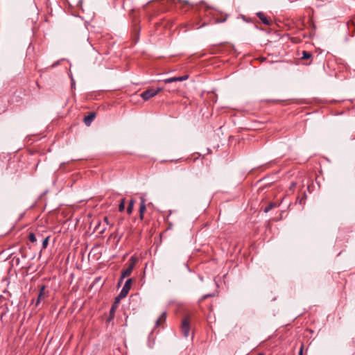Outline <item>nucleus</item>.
<instances>
[{
	"label": "nucleus",
	"instance_id": "f257e3e1",
	"mask_svg": "<svg viewBox=\"0 0 355 355\" xmlns=\"http://www.w3.org/2000/svg\"><path fill=\"white\" fill-rule=\"evenodd\" d=\"M136 261H137V259H135L133 257H132L128 260V267L125 270H122V272H121V278L119 279V284L123 281V279L125 277H128L131 275V273L134 269V267L135 266Z\"/></svg>",
	"mask_w": 355,
	"mask_h": 355
},
{
	"label": "nucleus",
	"instance_id": "f03ea898",
	"mask_svg": "<svg viewBox=\"0 0 355 355\" xmlns=\"http://www.w3.org/2000/svg\"><path fill=\"white\" fill-rule=\"evenodd\" d=\"M162 89L163 88L162 87H157V89L149 88L146 91L143 92L140 96L144 101H148L150 98L157 95Z\"/></svg>",
	"mask_w": 355,
	"mask_h": 355
},
{
	"label": "nucleus",
	"instance_id": "7ed1b4c3",
	"mask_svg": "<svg viewBox=\"0 0 355 355\" xmlns=\"http://www.w3.org/2000/svg\"><path fill=\"white\" fill-rule=\"evenodd\" d=\"M180 329L184 337L187 338L189 336L190 331V324L188 318H186L182 320V324L180 326Z\"/></svg>",
	"mask_w": 355,
	"mask_h": 355
},
{
	"label": "nucleus",
	"instance_id": "20e7f679",
	"mask_svg": "<svg viewBox=\"0 0 355 355\" xmlns=\"http://www.w3.org/2000/svg\"><path fill=\"white\" fill-rule=\"evenodd\" d=\"M132 282V279H128L125 281V282L120 292L121 295H123L125 297L127 296V295L128 294V292L131 288Z\"/></svg>",
	"mask_w": 355,
	"mask_h": 355
},
{
	"label": "nucleus",
	"instance_id": "39448f33",
	"mask_svg": "<svg viewBox=\"0 0 355 355\" xmlns=\"http://www.w3.org/2000/svg\"><path fill=\"white\" fill-rule=\"evenodd\" d=\"M188 78H189V76L188 75H184V76H182L173 77V78H166V79L164 80V82L166 84H168V83H171L173 82L186 80Z\"/></svg>",
	"mask_w": 355,
	"mask_h": 355
},
{
	"label": "nucleus",
	"instance_id": "423d86ee",
	"mask_svg": "<svg viewBox=\"0 0 355 355\" xmlns=\"http://www.w3.org/2000/svg\"><path fill=\"white\" fill-rule=\"evenodd\" d=\"M140 200H141V202H140V206H139V218L141 220H143L144 215V213L146 209V199L144 198V197H141Z\"/></svg>",
	"mask_w": 355,
	"mask_h": 355
},
{
	"label": "nucleus",
	"instance_id": "0eeeda50",
	"mask_svg": "<svg viewBox=\"0 0 355 355\" xmlns=\"http://www.w3.org/2000/svg\"><path fill=\"white\" fill-rule=\"evenodd\" d=\"M257 16L259 17V19L261 21V22L263 24L269 26L272 24V21L270 19H268L263 12H257Z\"/></svg>",
	"mask_w": 355,
	"mask_h": 355
},
{
	"label": "nucleus",
	"instance_id": "6e6552de",
	"mask_svg": "<svg viewBox=\"0 0 355 355\" xmlns=\"http://www.w3.org/2000/svg\"><path fill=\"white\" fill-rule=\"evenodd\" d=\"M44 291H45V286L42 285L40 288V292H39V294L37 296V301L35 302V306H38L39 304L40 303L41 300L42 298L45 297L46 293H45Z\"/></svg>",
	"mask_w": 355,
	"mask_h": 355
},
{
	"label": "nucleus",
	"instance_id": "1a4fd4ad",
	"mask_svg": "<svg viewBox=\"0 0 355 355\" xmlns=\"http://www.w3.org/2000/svg\"><path fill=\"white\" fill-rule=\"evenodd\" d=\"M95 116L96 114L94 112H91L89 115L85 116L83 120L85 124L87 126L90 125Z\"/></svg>",
	"mask_w": 355,
	"mask_h": 355
},
{
	"label": "nucleus",
	"instance_id": "9d476101",
	"mask_svg": "<svg viewBox=\"0 0 355 355\" xmlns=\"http://www.w3.org/2000/svg\"><path fill=\"white\" fill-rule=\"evenodd\" d=\"M118 308V306L112 304L111 306V309L110 310V315L107 320V322H110L114 317L116 309Z\"/></svg>",
	"mask_w": 355,
	"mask_h": 355
},
{
	"label": "nucleus",
	"instance_id": "9b49d317",
	"mask_svg": "<svg viewBox=\"0 0 355 355\" xmlns=\"http://www.w3.org/2000/svg\"><path fill=\"white\" fill-rule=\"evenodd\" d=\"M166 318V313L163 312L161 315L156 320L155 325L159 327L162 322H165Z\"/></svg>",
	"mask_w": 355,
	"mask_h": 355
},
{
	"label": "nucleus",
	"instance_id": "f8f14e48",
	"mask_svg": "<svg viewBox=\"0 0 355 355\" xmlns=\"http://www.w3.org/2000/svg\"><path fill=\"white\" fill-rule=\"evenodd\" d=\"M134 204H135V200L133 199H131L129 201V203H128V207H127V213L128 214H132V212L133 211Z\"/></svg>",
	"mask_w": 355,
	"mask_h": 355
},
{
	"label": "nucleus",
	"instance_id": "ddd939ff",
	"mask_svg": "<svg viewBox=\"0 0 355 355\" xmlns=\"http://www.w3.org/2000/svg\"><path fill=\"white\" fill-rule=\"evenodd\" d=\"M277 207V204L275 202H270L264 209V212L268 213L272 209Z\"/></svg>",
	"mask_w": 355,
	"mask_h": 355
},
{
	"label": "nucleus",
	"instance_id": "4468645a",
	"mask_svg": "<svg viewBox=\"0 0 355 355\" xmlns=\"http://www.w3.org/2000/svg\"><path fill=\"white\" fill-rule=\"evenodd\" d=\"M125 297V296L123 295H121V293H119L115 298H114V302L112 304L118 306H119V304L120 303V301L123 299Z\"/></svg>",
	"mask_w": 355,
	"mask_h": 355
},
{
	"label": "nucleus",
	"instance_id": "2eb2a0df",
	"mask_svg": "<svg viewBox=\"0 0 355 355\" xmlns=\"http://www.w3.org/2000/svg\"><path fill=\"white\" fill-rule=\"evenodd\" d=\"M312 56H313V55L310 52H308V51H302V60L310 59V58H312Z\"/></svg>",
	"mask_w": 355,
	"mask_h": 355
},
{
	"label": "nucleus",
	"instance_id": "dca6fc26",
	"mask_svg": "<svg viewBox=\"0 0 355 355\" xmlns=\"http://www.w3.org/2000/svg\"><path fill=\"white\" fill-rule=\"evenodd\" d=\"M125 198H122L121 200V202L119 205V211L122 212L124 211L125 209Z\"/></svg>",
	"mask_w": 355,
	"mask_h": 355
},
{
	"label": "nucleus",
	"instance_id": "f3484780",
	"mask_svg": "<svg viewBox=\"0 0 355 355\" xmlns=\"http://www.w3.org/2000/svg\"><path fill=\"white\" fill-rule=\"evenodd\" d=\"M28 239L31 243H35L37 241V235L31 232L28 235Z\"/></svg>",
	"mask_w": 355,
	"mask_h": 355
},
{
	"label": "nucleus",
	"instance_id": "a211bd4d",
	"mask_svg": "<svg viewBox=\"0 0 355 355\" xmlns=\"http://www.w3.org/2000/svg\"><path fill=\"white\" fill-rule=\"evenodd\" d=\"M49 236H46L42 241V250L46 249L47 248V245L49 244Z\"/></svg>",
	"mask_w": 355,
	"mask_h": 355
},
{
	"label": "nucleus",
	"instance_id": "6ab92c4d",
	"mask_svg": "<svg viewBox=\"0 0 355 355\" xmlns=\"http://www.w3.org/2000/svg\"><path fill=\"white\" fill-rule=\"evenodd\" d=\"M227 15H225L222 19L216 18L215 23H223L226 21Z\"/></svg>",
	"mask_w": 355,
	"mask_h": 355
},
{
	"label": "nucleus",
	"instance_id": "aec40b11",
	"mask_svg": "<svg viewBox=\"0 0 355 355\" xmlns=\"http://www.w3.org/2000/svg\"><path fill=\"white\" fill-rule=\"evenodd\" d=\"M214 296V294H207V295H204L203 296H202V297L200 298V301H202L208 297H213Z\"/></svg>",
	"mask_w": 355,
	"mask_h": 355
},
{
	"label": "nucleus",
	"instance_id": "412c9836",
	"mask_svg": "<svg viewBox=\"0 0 355 355\" xmlns=\"http://www.w3.org/2000/svg\"><path fill=\"white\" fill-rule=\"evenodd\" d=\"M60 64V61H56L51 66V68H53V67H55L56 66H58V64Z\"/></svg>",
	"mask_w": 355,
	"mask_h": 355
},
{
	"label": "nucleus",
	"instance_id": "4be33fe9",
	"mask_svg": "<svg viewBox=\"0 0 355 355\" xmlns=\"http://www.w3.org/2000/svg\"><path fill=\"white\" fill-rule=\"evenodd\" d=\"M302 351H303V345H302L300 349V352H299V355H302Z\"/></svg>",
	"mask_w": 355,
	"mask_h": 355
},
{
	"label": "nucleus",
	"instance_id": "5701e85b",
	"mask_svg": "<svg viewBox=\"0 0 355 355\" xmlns=\"http://www.w3.org/2000/svg\"><path fill=\"white\" fill-rule=\"evenodd\" d=\"M104 221L108 225L109 224V222H108V218L107 217H104Z\"/></svg>",
	"mask_w": 355,
	"mask_h": 355
},
{
	"label": "nucleus",
	"instance_id": "b1692460",
	"mask_svg": "<svg viewBox=\"0 0 355 355\" xmlns=\"http://www.w3.org/2000/svg\"><path fill=\"white\" fill-rule=\"evenodd\" d=\"M37 236H38L39 237H41V236H42V235H41L40 234H37Z\"/></svg>",
	"mask_w": 355,
	"mask_h": 355
},
{
	"label": "nucleus",
	"instance_id": "393cba45",
	"mask_svg": "<svg viewBox=\"0 0 355 355\" xmlns=\"http://www.w3.org/2000/svg\"><path fill=\"white\" fill-rule=\"evenodd\" d=\"M257 355H263V353H259Z\"/></svg>",
	"mask_w": 355,
	"mask_h": 355
}]
</instances>
